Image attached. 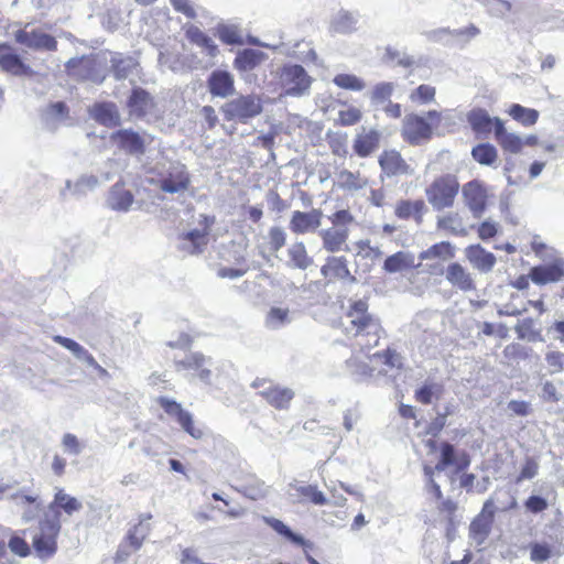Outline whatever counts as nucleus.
Returning a JSON list of instances; mask_svg holds the SVG:
<instances>
[{
	"label": "nucleus",
	"instance_id": "nucleus-1",
	"mask_svg": "<svg viewBox=\"0 0 564 564\" xmlns=\"http://www.w3.org/2000/svg\"><path fill=\"white\" fill-rule=\"evenodd\" d=\"M340 327L347 338L355 339L367 348L379 344L383 327L380 319L369 313L366 300L351 302L340 321Z\"/></svg>",
	"mask_w": 564,
	"mask_h": 564
},
{
	"label": "nucleus",
	"instance_id": "nucleus-2",
	"mask_svg": "<svg viewBox=\"0 0 564 564\" xmlns=\"http://www.w3.org/2000/svg\"><path fill=\"white\" fill-rule=\"evenodd\" d=\"M442 122V112L429 110L425 115L408 113L402 121L401 137L410 145H420L432 139Z\"/></svg>",
	"mask_w": 564,
	"mask_h": 564
},
{
	"label": "nucleus",
	"instance_id": "nucleus-3",
	"mask_svg": "<svg viewBox=\"0 0 564 564\" xmlns=\"http://www.w3.org/2000/svg\"><path fill=\"white\" fill-rule=\"evenodd\" d=\"M460 191L458 177L454 173L435 176L424 189L427 203L435 212H443L455 206Z\"/></svg>",
	"mask_w": 564,
	"mask_h": 564
},
{
	"label": "nucleus",
	"instance_id": "nucleus-4",
	"mask_svg": "<svg viewBox=\"0 0 564 564\" xmlns=\"http://www.w3.org/2000/svg\"><path fill=\"white\" fill-rule=\"evenodd\" d=\"M59 532V520L45 517L40 521L39 532L32 538V547L39 558L48 560L56 554Z\"/></svg>",
	"mask_w": 564,
	"mask_h": 564
},
{
	"label": "nucleus",
	"instance_id": "nucleus-5",
	"mask_svg": "<svg viewBox=\"0 0 564 564\" xmlns=\"http://www.w3.org/2000/svg\"><path fill=\"white\" fill-rule=\"evenodd\" d=\"M221 111L227 121L247 122L262 112V101L254 95H240L227 101Z\"/></svg>",
	"mask_w": 564,
	"mask_h": 564
},
{
	"label": "nucleus",
	"instance_id": "nucleus-6",
	"mask_svg": "<svg viewBox=\"0 0 564 564\" xmlns=\"http://www.w3.org/2000/svg\"><path fill=\"white\" fill-rule=\"evenodd\" d=\"M155 402L169 417L176 421L184 432L195 440L203 438L204 430L195 424L193 414L183 409L180 402L163 395L158 397Z\"/></svg>",
	"mask_w": 564,
	"mask_h": 564
},
{
	"label": "nucleus",
	"instance_id": "nucleus-7",
	"mask_svg": "<svg viewBox=\"0 0 564 564\" xmlns=\"http://www.w3.org/2000/svg\"><path fill=\"white\" fill-rule=\"evenodd\" d=\"M251 386L256 389L262 388L258 394L276 410L289 409L295 395L292 389L279 384H272L271 381L265 378H257Z\"/></svg>",
	"mask_w": 564,
	"mask_h": 564
},
{
	"label": "nucleus",
	"instance_id": "nucleus-8",
	"mask_svg": "<svg viewBox=\"0 0 564 564\" xmlns=\"http://www.w3.org/2000/svg\"><path fill=\"white\" fill-rule=\"evenodd\" d=\"M110 142L120 151L129 155L140 156L147 151V145L152 142L150 135L140 134L132 129H119L113 131L110 137Z\"/></svg>",
	"mask_w": 564,
	"mask_h": 564
},
{
	"label": "nucleus",
	"instance_id": "nucleus-9",
	"mask_svg": "<svg viewBox=\"0 0 564 564\" xmlns=\"http://www.w3.org/2000/svg\"><path fill=\"white\" fill-rule=\"evenodd\" d=\"M281 79L286 87V95L301 96L308 90L312 79L301 65L284 66L281 73Z\"/></svg>",
	"mask_w": 564,
	"mask_h": 564
},
{
	"label": "nucleus",
	"instance_id": "nucleus-10",
	"mask_svg": "<svg viewBox=\"0 0 564 564\" xmlns=\"http://www.w3.org/2000/svg\"><path fill=\"white\" fill-rule=\"evenodd\" d=\"M97 66V61L91 55L74 57L67 61L65 64L67 74L75 79L101 83L104 77L98 75Z\"/></svg>",
	"mask_w": 564,
	"mask_h": 564
},
{
	"label": "nucleus",
	"instance_id": "nucleus-11",
	"mask_svg": "<svg viewBox=\"0 0 564 564\" xmlns=\"http://www.w3.org/2000/svg\"><path fill=\"white\" fill-rule=\"evenodd\" d=\"M191 185V175L184 164L172 165L159 182L164 193L175 194L185 192Z\"/></svg>",
	"mask_w": 564,
	"mask_h": 564
},
{
	"label": "nucleus",
	"instance_id": "nucleus-12",
	"mask_svg": "<svg viewBox=\"0 0 564 564\" xmlns=\"http://www.w3.org/2000/svg\"><path fill=\"white\" fill-rule=\"evenodd\" d=\"M378 163L387 177L409 175L413 172L402 154L394 149L383 150L378 158Z\"/></svg>",
	"mask_w": 564,
	"mask_h": 564
},
{
	"label": "nucleus",
	"instance_id": "nucleus-13",
	"mask_svg": "<svg viewBox=\"0 0 564 564\" xmlns=\"http://www.w3.org/2000/svg\"><path fill=\"white\" fill-rule=\"evenodd\" d=\"M531 281L536 285L557 283L564 279V259L555 258L550 263L530 269Z\"/></svg>",
	"mask_w": 564,
	"mask_h": 564
},
{
	"label": "nucleus",
	"instance_id": "nucleus-14",
	"mask_svg": "<svg viewBox=\"0 0 564 564\" xmlns=\"http://www.w3.org/2000/svg\"><path fill=\"white\" fill-rule=\"evenodd\" d=\"M466 206L475 217H479L487 206V189L478 180H473L460 187Z\"/></svg>",
	"mask_w": 564,
	"mask_h": 564
},
{
	"label": "nucleus",
	"instance_id": "nucleus-15",
	"mask_svg": "<svg viewBox=\"0 0 564 564\" xmlns=\"http://www.w3.org/2000/svg\"><path fill=\"white\" fill-rule=\"evenodd\" d=\"M15 39L18 43L33 50L47 52H55L57 50L56 39L39 29L32 31H19Z\"/></svg>",
	"mask_w": 564,
	"mask_h": 564
},
{
	"label": "nucleus",
	"instance_id": "nucleus-16",
	"mask_svg": "<svg viewBox=\"0 0 564 564\" xmlns=\"http://www.w3.org/2000/svg\"><path fill=\"white\" fill-rule=\"evenodd\" d=\"M0 67L14 76H31V67L17 54L15 50L6 43L0 44Z\"/></svg>",
	"mask_w": 564,
	"mask_h": 564
},
{
	"label": "nucleus",
	"instance_id": "nucleus-17",
	"mask_svg": "<svg viewBox=\"0 0 564 564\" xmlns=\"http://www.w3.org/2000/svg\"><path fill=\"white\" fill-rule=\"evenodd\" d=\"M129 115L137 119H143L155 108V101L149 91L141 87H135L127 100Z\"/></svg>",
	"mask_w": 564,
	"mask_h": 564
},
{
	"label": "nucleus",
	"instance_id": "nucleus-18",
	"mask_svg": "<svg viewBox=\"0 0 564 564\" xmlns=\"http://www.w3.org/2000/svg\"><path fill=\"white\" fill-rule=\"evenodd\" d=\"M498 121L502 120L498 117L491 118L484 108H474L467 113V122L479 137H488L491 132L496 134Z\"/></svg>",
	"mask_w": 564,
	"mask_h": 564
},
{
	"label": "nucleus",
	"instance_id": "nucleus-19",
	"mask_svg": "<svg viewBox=\"0 0 564 564\" xmlns=\"http://www.w3.org/2000/svg\"><path fill=\"white\" fill-rule=\"evenodd\" d=\"M207 87L212 96L226 98L235 93V78L227 70L216 69L208 76Z\"/></svg>",
	"mask_w": 564,
	"mask_h": 564
},
{
	"label": "nucleus",
	"instance_id": "nucleus-20",
	"mask_svg": "<svg viewBox=\"0 0 564 564\" xmlns=\"http://www.w3.org/2000/svg\"><path fill=\"white\" fill-rule=\"evenodd\" d=\"M445 275L453 288L465 293L476 291V283L471 273L460 263H449L446 268Z\"/></svg>",
	"mask_w": 564,
	"mask_h": 564
},
{
	"label": "nucleus",
	"instance_id": "nucleus-21",
	"mask_svg": "<svg viewBox=\"0 0 564 564\" xmlns=\"http://www.w3.org/2000/svg\"><path fill=\"white\" fill-rule=\"evenodd\" d=\"M322 275L326 279L327 283L335 281H355V276L348 269V262L345 257H329L325 264L321 268Z\"/></svg>",
	"mask_w": 564,
	"mask_h": 564
},
{
	"label": "nucleus",
	"instance_id": "nucleus-22",
	"mask_svg": "<svg viewBox=\"0 0 564 564\" xmlns=\"http://www.w3.org/2000/svg\"><path fill=\"white\" fill-rule=\"evenodd\" d=\"M381 133L377 129L366 130L365 128L358 132L354 139L352 149L359 158L371 155L380 145Z\"/></svg>",
	"mask_w": 564,
	"mask_h": 564
},
{
	"label": "nucleus",
	"instance_id": "nucleus-23",
	"mask_svg": "<svg viewBox=\"0 0 564 564\" xmlns=\"http://www.w3.org/2000/svg\"><path fill=\"white\" fill-rule=\"evenodd\" d=\"M83 508V503L75 497L66 494L64 489L58 488L55 491L53 500L48 505L50 511L53 513L51 519L61 521L62 511L67 516L78 512Z\"/></svg>",
	"mask_w": 564,
	"mask_h": 564
},
{
	"label": "nucleus",
	"instance_id": "nucleus-24",
	"mask_svg": "<svg viewBox=\"0 0 564 564\" xmlns=\"http://www.w3.org/2000/svg\"><path fill=\"white\" fill-rule=\"evenodd\" d=\"M322 212L312 209L311 212L295 210L290 220V229L295 234H306L321 226Z\"/></svg>",
	"mask_w": 564,
	"mask_h": 564
},
{
	"label": "nucleus",
	"instance_id": "nucleus-25",
	"mask_svg": "<svg viewBox=\"0 0 564 564\" xmlns=\"http://www.w3.org/2000/svg\"><path fill=\"white\" fill-rule=\"evenodd\" d=\"M465 257L468 262L480 272L491 271L497 261L495 254L487 251L479 243L466 247Z\"/></svg>",
	"mask_w": 564,
	"mask_h": 564
},
{
	"label": "nucleus",
	"instance_id": "nucleus-26",
	"mask_svg": "<svg viewBox=\"0 0 564 564\" xmlns=\"http://www.w3.org/2000/svg\"><path fill=\"white\" fill-rule=\"evenodd\" d=\"M91 117L101 126L116 128L121 124L117 106L110 101L96 102L90 110Z\"/></svg>",
	"mask_w": 564,
	"mask_h": 564
},
{
	"label": "nucleus",
	"instance_id": "nucleus-27",
	"mask_svg": "<svg viewBox=\"0 0 564 564\" xmlns=\"http://www.w3.org/2000/svg\"><path fill=\"white\" fill-rule=\"evenodd\" d=\"M441 449V458L435 465L436 471H443L451 465H456V470L462 471L465 470L469 464L470 458L466 453H463L457 459L455 457V448L448 442H443L440 446Z\"/></svg>",
	"mask_w": 564,
	"mask_h": 564
},
{
	"label": "nucleus",
	"instance_id": "nucleus-28",
	"mask_svg": "<svg viewBox=\"0 0 564 564\" xmlns=\"http://www.w3.org/2000/svg\"><path fill=\"white\" fill-rule=\"evenodd\" d=\"M427 208L423 199H401L395 204L394 215L402 220L414 219L421 224Z\"/></svg>",
	"mask_w": 564,
	"mask_h": 564
},
{
	"label": "nucleus",
	"instance_id": "nucleus-29",
	"mask_svg": "<svg viewBox=\"0 0 564 564\" xmlns=\"http://www.w3.org/2000/svg\"><path fill=\"white\" fill-rule=\"evenodd\" d=\"M267 54L254 48L239 51L234 59V67L240 72H251L267 59Z\"/></svg>",
	"mask_w": 564,
	"mask_h": 564
},
{
	"label": "nucleus",
	"instance_id": "nucleus-30",
	"mask_svg": "<svg viewBox=\"0 0 564 564\" xmlns=\"http://www.w3.org/2000/svg\"><path fill=\"white\" fill-rule=\"evenodd\" d=\"M321 238L323 241V248L328 252H338L347 250L346 241L348 239L347 228H328L321 231Z\"/></svg>",
	"mask_w": 564,
	"mask_h": 564
},
{
	"label": "nucleus",
	"instance_id": "nucleus-31",
	"mask_svg": "<svg viewBox=\"0 0 564 564\" xmlns=\"http://www.w3.org/2000/svg\"><path fill=\"white\" fill-rule=\"evenodd\" d=\"M495 139L502 151L507 153L518 154L524 147L522 138L516 133L508 132L503 121L497 122Z\"/></svg>",
	"mask_w": 564,
	"mask_h": 564
},
{
	"label": "nucleus",
	"instance_id": "nucleus-32",
	"mask_svg": "<svg viewBox=\"0 0 564 564\" xmlns=\"http://www.w3.org/2000/svg\"><path fill=\"white\" fill-rule=\"evenodd\" d=\"M53 340L72 351L77 358L85 360L89 366L97 369L101 375L107 373V371L96 361L95 357L75 340L61 335L54 336Z\"/></svg>",
	"mask_w": 564,
	"mask_h": 564
},
{
	"label": "nucleus",
	"instance_id": "nucleus-33",
	"mask_svg": "<svg viewBox=\"0 0 564 564\" xmlns=\"http://www.w3.org/2000/svg\"><path fill=\"white\" fill-rule=\"evenodd\" d=\"M133 199L132 193L124 188L123 182H118L109 192L108 204L113 210L126 212L132 205Z\"/></svg>",
	"mask_w": 564,
	"mask_h": 564
},
{
	"label": "nucleus",
	"instance_id": "nucleus-34",
	"mask_svg": "<svg viewBox=\"0 0 564 564\" xmlns=\"http://www.w3.org/2000/svg\"><path fill=\"white\" fill-rule=\"evenodd\" d=\"M239 492L252 500H259L265 497L267 490L264 481L254 474H246L237 488Z\"/></svg>",
	"mask_w": 564,
	"mask_h": 564
},
{
	"label": "nucleus",
	"instance_id": "nucleus-35",
	"mask_svg": "<svg viewBox=\"0 0 564 564\" xmlns=\"http://www.w3.org/2000/svg\"><path fill=\"white\" fill-rule=\"evenodd\" d=\"M185 36L192 44L202 47L210 57H215L219 52L215 42L196 25H188L185 29Z\"/></svg>",
	"mask_w": 564,
	"mask_h": 564
},
{
	"label": "nucleus",
	"instance_id": "nucleus-36",
	"mask_svg": "<svg viewBox=\"0 0 564 564\" xmlns=\"http://www.w3.org/2000/svg\"><path fill=\"white\" fill-rule=\"evenodd\" d=\"M415 267L414 256L404 251H398L389 256L383 263V269L389 273H395Z\"/></svg>",
	"mask_w": 564,
	"mask_h": 564
},
{
	"label": "nucleus",
	"instance_id": "nucleus-37",
	"mask_svg": "<svg viewBox=\"0 0 564 564\" xmlns=\"http://www.w3.org/2000/svg\"><path fill=\"white\" fill-rule=\"evenodd\" d=\"M436 228L454 236L466 235L463 219L458 213H447L438 216L436 219Z\"/></svg>",
	"mask_w": 564,
	"mask_h": 564
},
{
	"label": "nucleus",
	"instance_id": "nucleus-38",
	"mask_svg": "<svg viewBox=\"0 0 564 564\" xmlns=\"http://www.w3.org/2000/svg\"><path fill=\"white\" fill-rule=\"evenodd\" d=\"M368 184V178L362 176L359 171L343 170L338 173V186L341 189L359 191L367 187Z\"/></svg>",
	"mask_w": 564,
	"mask_h": 564
},
{
	"label": "nucleus",
	"instance_id": "nucleus-39",
	"mask_svg": "<svg viewBox=\"0 0 564 564\" xmlns=\"http://www.w3.org/2000/svg\"><path fill=\"white\" fill-rule=\"evenodd\" d=\"M508 115L524 127L534 126L540 117L538 110L533 108H525L520 104H512L508 109Z\"/></svg>",
	"mask_w": 564,
	"mask_h": 564
},
{
	"label": "nucleus",
	"instance_id": "nucleus-40",
	"mask_svg": "<svg viewBox=\"0 0 564 564\" xmlns=\"http://www.w3.org/2000/svg\"><path fill=\"white\" fill-rule=\"evenodd\" d=\"M455 257V248L449 241H441L432 245L420 253L421 260L442 259L449 260Z\"/></svg>",
	"mask_w": 564,
	"mask_h": 564
},
{
	"label": "nucleus",
	"instance_id": "nucleus-41",
	"mask_svg": "<svg viewBox=\"0 0 564 564\" xmlns=\"http://www.w3.org/2000/svg\"><path fill=\"white\" fill-rule=\"evenodd\" d=\"M207 232L200 231L198 229L191 230L181 236L182 240L191 242L189 246L183 245L181 247L182 250L186 251L189 254H198L203 251L204 247L207 245Z\"/></svg>",
	"mask_w": 564,
	"mask_h": 564
},
{
	"label": "nucleus",
	"instance_id": "nucleus-42",
	"mask_svg": "<svg viewBox=\"0 0 564 564\" xmlns=\"http://www.w3.org/2000/svg\"><path fill=\"white\" fill-rule=\"evenodd\" d=\"M471 155L479 164L491 165L496 162L498 152L492 144L480 143L473 148Z\"/></svg>",
	"mask_w": 564,
	"mask_h": 564
},
{
	"label": "nucleus",
	"instance_id": "nucleus-43",
	"mask_svg": "<svg viewBox=\"0 0 564 564\" xmlns=\"http://www.w3.org/2000/svg\"><path fill=\"white\" fill-rule=\"evenodd\" d=\"M289 257L293 265L302 270L307 269L313 262L303 242L293 243L289 249Z\"/></svg>",
	"mask_w": 564,
	"mask_h": 564
},
{
	"label": "nucleus",
	"instance_id": "nucleus-44",
	"mask_svg": "<svg viewBox=\"0 0 564 564\" xmlns=\"http://www.w3.org/2000/svg\"><path fill=\"white\" fill-rule=\"evenodd\" d=\"M264 522L271 529H273L276 533H279L280 535L284 536L285 539H288L292 543H294L296 545H301V546L305 545V540L301 535L294 533L281 520L275 519V518H264Z\"/></svg>",
	"mask_w": 564,
	"mask_h": 564
},
{
	"label": "nucleus",
	"instance_id": "nucleus-45",
	"mask_svg": "<svg viewBox=\"0 0 564 564\" xmlns=\"http://www.w3.org/2000/svg\"><path fill=\"white\" fill-rule=\"evenodd\" d=\"M219 40L227 45H242L243 39L236 25L219 24L216 29Z\"/></svg>",
	"mask_w": 564,
	"mask_h": 564
},
{
	"label": "nucleus",
	"instance_id": "nucleus-46",
	"mask_svg": "<svg viewBox=\"0 0 564 564\" xmlns=\"http://www.w3.org/2000/svg\"><path fill=\"white\" fill-rule=\"evenodd\" d=\"M443 393V387L437 383L423 384L415 391L414 398L422 404H431L434 399H440Z\"/></svg>",
	"mask_w": 564,
	"mask_h": 564
},
{
	"label": "nucleus",
	"instance_id": "nucleus-47",
	"mask_svg": "<svg viewBox=\"0 0 564 564\" xmlns=\"http://www.w3.org/2000/svg\"><path fill=\"white\" fill-rule=\"evenodd\" d=\"M518 338L536 341L541 339V332L535 328L534 321L530 317L520 321L516 327Z\"/></svg>",
	"mask_w": 564,
	"mask_h": 564
},
{
	"label": "nucleus",
	"instance_id": "nucleus-48",
	"mask_svg": "<svg viewBox=\"0 0 564 564\" xmlns=\"http://www.w3.org/2000/svg\"><path fill=\"white\" fill-rule=\"evenodd\" d=\"M435 95V87L422 84L411 91L409 98L415 105H427L434 101Z\"/></svg>",
	"mask_w": 564,
	"mask_h": 564
},
{
	"label": "nucleus",
	"instance_id": "nucleus-49",
	"mask_svg": "<svg viewBox=\"0 0 564 564\" xmlns=\"http://www.w3.org/2000/svg\"><path fill=\"white\" fill-rule=\"evenodd\" d=\"M333 82L339 88L355 91L361 90L365 87L364 82L351 74H338L334 77Z\"/></svg>",
	"mask_w": 564,
	"mask_h": 564
},
{
	"label": "nucleus",
	"instance_id": "nucleus-50",
	"mask_svg": "<svg viewBox=\"0 0 564 564\" xmlns=\"http://www.w3.org/2000/svg\"><path fill=\"white\" fill-rule=\"evenodd\" d=\"M502 354L509 362L525 360L530 356L529 349L518 343L508 344Z\"/></svg>",
	"mask_w": 564,
	"mask_h": 564
},
{
	"label": "nucleus",
	"instance_id": "nucleus-51",
	"mask_svg": "<svg viewBox=\"0 0 564 564\" xmlns=\"http://www.w3.org/2000/svg\"><path fill=\"white\" fill-rule=\"evenodd\" d=\"M544 359L549 375H556L564 370V352L560 350H550L545 354Z\"/></svg>",
	"mask_w": 564,
	"mask_h": 564
},
{
	"label": "nucleus",
	"instance_id": "nucleus-52",
	"mask_svg": "<svg viewBox=\"0 0 564 564\" xmlns=\"http://www.w3.org/2000/svg\"><path fill=\"white\" fill-rule=\"evenodd\" d=\"M362 118V112L356 107H348L338 111L337 124L350 127L357 124Z\"/></svg>",
	"mask_w": 564,
	"mask_h": 564
},
{
	"label": "nucleus",
	"instance_id": "nucleus-53",
	"mask_svg": "<svg viewBox=\"0 0 564 564\" xmlns=\"http://www.w3.org/2000/svg\"><path fill=\"white\" fill-rule=\"evenodd\" d=\"M528 306H531L533 307L539 315H543L545 312H546V306H545V303H544V299H543V295L538 299V300H529L527 302V305L519 308V307H516L511 304H508L507 305V314L508 315H511V316H519V315H522L523 313H525L528 311Z\"/></svg>",
	"mask_w": 564,
	"mask_h": 564
},
{
	"label": "nucleus",
	"instance_id": "nucleus-54",
	"mask_svg": "<svg viewBox=\"0 0 564 564\" xmlns=\"http://www.w3.org/2000/svg\"><path fill=\"white\" fill-rule=\"evenodd\" d=\"M327 143L334 155L345 158L347 155V137L346 134L327 133Z\"/></svg>",
	"mask_w": 564,
	"mask_h": 564
},
{
	"label": "nucleus",
	"instance_id": "nucleus-55",
	"mask_svg": "<svg viewBox=\"0 0 564 564\" xmlns=\"http://www.w3.org/2000/svg\"><path fill=\"white\" fill-rule=\"evenodd\" d=\"M301 497L310 500L312 503L317 506H324L327 502L325 495L318 490L315 485H307L299 488Z\"/></svg>",
	"mask_w": 564,
	"mask_h": 564
},
{
	"label": "nucleus",
	"instance_id": "nucleus-56",
	"mask_svg": "<svg viewBox=\"0 0 564 564\" xmlns=\"http://www.w3.org/2000/svg\"><path fill=\"white\" fill-rule=\"evenodd\" d=\"M8 546L13 554L20 557H28L31 554V546L23 535L13 534L8 542Z\"/></svg>",
	"mask_w": 564,
	"mask_h": 564
},
{
	"label": "nucleus",
	"instance_id": "nucleus-57",
	"mask_svg": "<svg viewBox=\"0 0 564 564\" xmlns=\"http://www.w3.org/2000/svg\"><path fill=\"white\" fill-rule=\"evenodd\" d=\"M289 322V310L281 307H272L265 318L269 327L275 328Z\"/></svg>",
	"mask_w": 564,
	"mask_h": 564
},
{
	"label": "nucleus",
	"instance_id": "nucleus-58",
	"mask_svg": "<svg viewBox=\"0 0 564 564\" xmlns=\"http://www.w3.org/2000/svg\"><path fill=\"white\" fill-rule=\"evenodd\" d=\"M552 555V550L546 543H532L530 546V558L535 563L547 561Z\"/></svg>",
	"mask_w": 564,
	"mask_h": 564
},
{
	"label": "nucleus",
	"instance_id": "nucleus-59",
	"mask_svg": "<svg viewBox=\"0 0 564 564\" xmlns=\"http://www.w3.org/2000/svg\"><path fill=\"white\" fill-rule=\"evenodd\" d=\"M492 522L477 516L470 523L469 530L473 536L485 538L489 534Z\"/></svg>",
	"mask_w": 564,
	"mask_h": 564
},
{
	"label": "nucleus",
	"instance_id": "nucleus-60",
	"mask_svg": "<svg viewBox=\"0 0 564 564\" xmlns=\"http://www.w3.org/2000/svg\"><path fill=\"white\" fill-rule=\"evenodd\" d=\"M539 464L533 457H528L517 476L516 482L519 484L527 479H532L538 475Z\"/></svg>",
	"mask_w": 564,
	"mask_h": 564
},
{
	"label": "nucleus",
	"instance_id": "nucleus-61",
	"mask_svg": "<svg viewBox=\"0 0 564 564\" xmlns=\"http://www.w3.org/2000/svg\"><path fill=\"white\" fill-rule=\"evenodd\" d=\"M393 89L392 83H379L373 87L371 98L378 102L387 101L391 97Z\"/></svg>",
	"mask_w": 564,
	"mask_h": 564
},
{
	"label": "nucleus",
	"instance_id": "nucleus-62",
	"mask_svg": "<svg viewBox=\"0 0 564 564\" xmlns=\"http://www.w3.org/2000/svg\"><path fill=\"white\" fill-rule=\"evenodd\" d=\"M286 242V235L280 227H272L269 230V245L272 251L280 250Z\"/></svg>",
	"mask_w": 564,
	"mask_h": 564
},
{
	"label": "nucleus",
	"instance_id": "nucleus-63",
	"mask_svg": "<svg viewBox=\"0 0 564 564\" xmlns=\"http://www.w3.org/2000/svg\"><path fill=\"white\" fill-rule=\"evenodd\" d=\"M372 357L381 359L382 362L390 368L400 367V356L394 349L387 348L381 351H377Z\"/></svg>",
	"mask_w": 564,
	"mask_h": 564
},
{
	"label": "nucleus",
	"instance_id": "nucleus-64",
	"mask_svg": "<svg viewBox=\"0 0 564 564\" xmlns=\"http://www.w3.org/2000/svg\"><path fill=\"white\" fill-rule=\"evenodd\" d=\"M205 365V357L202 354L195 352L187 356L184 360L176 361L180 369H199Z\"/></svg>",
	"mask_w": 564,
	"mask_h": 564
}]
</instances>
